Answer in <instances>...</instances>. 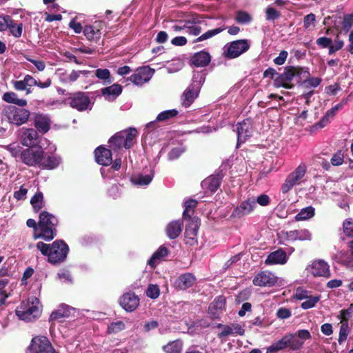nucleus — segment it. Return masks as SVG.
Wrapping results in <instances>:
<instances>
[{
	"mask_svg": "<svg viewBox=\"0 0 353 353\" xmlns=\"http://www.w3.org/2000/svg\"><path fill=\"white\" fill-rule=\"evenodd\" d=\"M37 248L42 254L48 256V261L52 264L63 262L69 251L68 245L61 240H57L50 245L38 242Z\"/></svg>",
	"mask_w": 353,
	"mask_h": 353,
	"instance_id": "obj_1",
	"label": "nucleus"
},
{
	"mask_svg": "<svg viewBox=\"0 0 353 353\" xmlns=\"http://www.w3.org/2000/svg\"><path fill=\"white\" fill-rule=\"evenodd\" d=\"M310 76L309 72L301 68H287L284 72L279 74L274 80V85L276 88L291 89L295 83H301L304 79Z\"/></svg>",
	"mask_w": 353,
	"mask_h": 353,
	"instance_id": "obj_2",
	"label": "nucleus"
},
{
	"mask_svg": "<svg viewBox=\"0 0 353 353\" xmlns=\"http://www.w3.org/2000/svg\"><path fill=\"white\" fill-rule=\"evenodd\" d=\"M57 219L52 214L43 211L39 215L38 228L39 233H34V239H43L46 241H51L56 236Z\"/></svg>",
	"mask_w": 353,
	"mask_h": 353,
	"instance_id": "obj_3",
	"label": "nucleus"
},
{
	"mask_svg": "<svg viewBox=\"0 0 353 353\" xmlns=\"http://www.w3.org/2000/svg\"><path fill=\"white\" fill-rule=\"evenodd\" d=\"M15 314L20 320L32 321L38 318L41 314L39 301L36 297H30L21 302L15 310Z\"/></svg>",
	"mask_w": 353,
	"mask_h": 353,
	"instance_id": "obj_4",
	"label": "nucleus"
},
{
	"mask_svg": "<svg viewBox=\"0 0 353 353\" xmlns=\"http://www.w3.org/2000/svg\"><path fill=\"white\" fill-rule=\"evenodd\" d=\"M137 135L138 132L135 128L119 132L110 139V147L113 150L123 148L129 149L136 143Z\"/></svg>",
	"mask_w": 353,
	"mask_h": 353,
	"instance_id": "obj_5",
	"label": "nucleus"
},
{
	"mask_svg": "<svg viewBox=\"0 0 353 353\" xmlns=\"http://www.w3.org/2000/svg\"><path fill=\"white\" fill-rule=\"evenodd\" d=\"M205 81V77L201 72H195L193 74L192 83L184 90L181 95V104L188 108L198 97L201 85Z\"/></svg>",
	"mask_w": 353,
	"mask_h": 353,
	"instance_id": "obj_6",
	"label": "nucleus"
},
{
	"mask_svg": "<svg viewBox=\"0 0 353 353\" xmlns=\"http://www.w3.org/2000/svg\"><path fill=\"white\" fill-rule=\"evenodd\" d=\"M30 115L28 110L14 105H8L2 111V119L17 126L26 123Z\"/></svg>",
	"mask_w": 353,
	"mask_h": 353,
	"instance_id": "obj_7",
	"label": "nucleus"
},
{
	"mask_svg": "<svg viewBox=\"0 0 353 353\" xmlns=\"http://www.w3.org/2000/svg\"><path fill=\"white\" fill-rule=\"evenodd\" d=\"M250 44L247 39H239L227 43L223 48V55L228 59H234L250 48Z\"/></svg>",
	"mask_w": 353,
	"mask_h": 353,
	"instance_id": "obj_8",
	"label": "nucleus"
},
{
	"mask_svg": "<svg viewBox=\"0 0 353 353\" xmlns=\"http://www.w3.org/2000/svg\"><path fill=\"white\" fill-rule=\"evenodd\" d=\"M307 170V166L305 163H301L292 172H291L285 180L281 190L283 193H287L294 185L301 183V179L305 176Z\"/></svg>",
	"mask_w": 353,
	"mask_h": 353,
	"instance_id": "obj_9",
	"label": "nucleus"
},
{
	"mask_svg": "<svg viewBox=\"0 0 353 353\" xmlns=\"http://www.w3.org/2000/svg\"><path fill=\"white\" fill-rule=\"evenodd\" d=\"M43 150L40 145L28 147L23 150L22 162L28 166H39Z\"/></svg>",
	"mask_w": 353,
	"mask_h": 353,
	"instance_id": "obj_10",
	"label": "nucleus"
},
{
	"mask_svg": "<svg viewBox=\"0 0 353 353\" xmlns=\"http://www.w3.org/2000/svg\"><path fill=\"white\" fill-rule=\"evenodd\" d=\"M66 103L69 104L72 108L79 111H84L91 109V102L88 96L81 92L70 94L65 99Z\"/></svg>",
	"mask_w": 353,
	"mask_h": 353,
	"instance_id": "obj_11",
	"label": "nucleus"
},
{
	"mask_svg": "<svg viewBox=\"0 0 353 353\" xmlns=\"http://www.w3.org/2000/svg\"><path fill=\"white\" fill-rule=\"evenodd\" d=\"M305 270L314 277L329 278L331 276L329 264L322 259L312 261L307 266Z\"/></svg>",
	"mask_w": 353,
	"mask_h": 353,
	"instance_id": "obj_12",
	"label": "nucleus"
},
{
	"mask_svg": "<svg viewBox=\"0 0 353 353\" xmlns=\"http://www.w3.org/2000/svg\"><path fill=\"white\" fill-rule=\"evenodd\" d=\"M174 32H183L192 36H198L202 32L199 23L195 20L180 21L172 26Z\"/></svg>",
	"mask_w": 353,
	"mask_h": 353,
	"instance_id": "obj_13",
	"label": "nucleus"
},
{
	"mask_svg": "<svg viewBox=\"0 0 353 353\" xmlns=\"http://www.w3.org/2000/svg\"><path fill=\"white\" fill-rule=\"evenodd\" d=\"M289 348L293 351L300 350L307 340L312 339L310 332L307 330H299L294 334H288Z\"/></svg>",
	"mask_w": 353,
	"mask_h": 353,
	"instance_id": "obj_14",
	"label": "nucleus"
},
{
	"mask_svg": "<svg viewBox=\"0 0 353 353\" xmlns=\"http://www.w3.org/2000/svg\"><path fill=\"white\" fill-rule=\"evenodd\" d=\"M29 350L32 353H57L48 339L37 336L32 339Z\"/></svg>",
	"mask_w": 353,
	"mask_h": 353,
	"instance_id": "obj_15",
	"label": "nucleus"
},
{
	"mask_svg": "<svg viewBox=\"0 0 353 353\" xmlns=\"http://www.w3.org/2000/svg\"><path fill=\"white\" fill-rule=\"evenodd\" d=\"M105 23L103 21H96L93 23L86 25L83 29L85 37L91 41H98L103 34Z\"/></svg>",
	"mask_w": 353,
	"mask_h": 353,
	"instance_id": "obj_16",
	"label": "nucleus"
},
{
	"mask_svg": "<svg viewBox=\"0 0 353 353\" xmlns=\"http://www.w3.org/2000/svg\"><path fill=\"white\" fill-rule=\"evenodd\" d=\"M278 281L279 278L275 274L269 271H261L254 277L252 282L256 286L272 287Z\"/></svg>",
	"mask_w": 353,
	"mask_h": 353,
	"instance_id": "obj_17",
	"label": "nucleus"
},
{
	"mask_svg": "<svg viewBox=\"0 0 353 353\" xmlns=\"http://www.w3.org/2000/svg\"><path fill=\"white\" fill-rule=\"evenodd\" d=\"M256 207L255 198H248L242 201L239 205L236 207L232 211L230 218L239 219L250 214Z\"/></svg>",
	"mask_w": 353,
	"mask_h": 353,
	"instance_id": "obj_18",
	"label": "nucleus"
},
{
	"mask_svg": "<svg viewBox=\"0 0 353 353\" xmlns=\"http://www.w3.org/2000/svg\"><path fill=\"white\" fill-rule=\"evenodd\" d=\"M154 73L149 67H142L136 70L130 77V80L136 85H142L148 82Z\"/></svg>",
	"mask_w": 353,
	"mask_h": 353,
	"instance_id": "obj_19",
	"label": "nucleus"
},
{
	"mask_svg": "<svg viewBox=\"0 0 353 353\" xmlns=\"http://www.w3.org/2000/svg\"><path fill=\"white\" fill-rule=\"evenodd\" d=\"M199 225L200 221L199 219L193 218L190 220L185 231V243L187 244L193 245L196 243Z\"/></svg>",
	"mask_w": 353,
	"mask_h": 353,
	"instance_id": "obj_20",
	"label": "nucleus"
},
{
	"mask_svg": "<svg viewBox=\"0 0 353 353\" xmlns=\"http://www.w3.org/2000/svg\"><path fill=\"white\" fill-rule=\"evenodd\" d=\"M236 133L237 145L245 142L252 133V121L250 119H247L239 123L236 128Z\"/></svg>",
	"mask_w": 353,
	"mask_h": 353,
	"instance_id": "obj_21",
	"label": "nucleus"
},
{
	"mask_svg": "<svg viewBox=\"0 0 353 353\" xmlns=\"http://www.w3.org/2000/svg\"><path fill=\"white\" fill-rule=\"evenodd\" d=\"M119 303L125 311L132 312L139 306V299L134 293L127 292L120 298Z\"/></svg>",
	"mask_w": 353,
	"mask_h": 353,
	"instance_id": "obj_22",
	"label": "nucleus"
},
{
	"mask_svg": "<svg viewBox=\"0 0 353 353\" xmlns=\"http://www.w3.org/2000/svg\"><path fill=\"white\" fill-rule=\"evenodd\" d=\"M217 327L221 329V331L218 334V336L221 339L228 336H242L245 333L243 327L237 323L231 324L230 325L219 324Z\"/></svg>",
	"mask_w": 353,
	"mask_h": 353,
	"instance_id": "obj_23",
	"label": "nucleus"
},
{
	"mask_svg": "<svg viewBox=\"0 0 353 353\" xmlns=\"http://www.w3.org/2000/svg\"><path fill=\"white\" fill-rule=\"evenodd\" d=\"M89 73L87 70H72L68 72L63 70H59L57 75L61 82L65 84H71L76 81L81 74L86 76Z\"/></svg>",
	"mask_w": 353,
	"mask_h": 353,
	"instance_id": "obj_24",
	"label": "nucleus"
},
{
	"mask_svg": "<svg viewBox=\"0 0 353 353\" xmlns=\"http://www.w3.org/2000/svg\"><path fill=\"white\" fill-rule=\"evenodd\" d=\"M288 259L286 252L282 249H279L268 254L265 261V264L267 265H284L287 263Z\"/></svg>",
	"mask_w": 353,
	"mask_h": 353,
	"instance_id": "obj_25",
	"label": "nucleus"
},
{
	"mask_svg": "<svg viewBox=\"0 0 353 353\" xmlns=\"http://www.w3.org/2000/svg\"><path fill=\"white\" fill-rule=\"evenodd\" d=\"M37 132L32 128H23L21 135V143L26 147H31L37 145Z\"/></svg>",
	"mask_w": 353,
	"mask_h": 353,
	"instance_id": "obj_26",
	"label": "nucleus"
},
{
	"mask_svg": "<svg viewBox=\"0 0 353 353\" xmlns=\"http://www.w3.org/2000/svg\"><path fill=\"white\" fill-rule=\"evenodd\" d=\"M282 234L285 236L288 241H310L312 239V234L307 229H301L290 230L285 232H282Z\"/></svg>",
	"mask_w": 353,
	"mask_h": 353,
	"instance_id": "obj_27",
	"label": "nucleus"
},
{
	"mask_svg": "<svg viewBox=\"0 0 353 353\" xmlns=\"http://www.w3.org/2000/svg\"><path fill=\"white\" fill-rule=\"evenodd\" d=\"M95 159L97 163L107 166L112 163L111 150L103 146L98 147L94 151Z\"/></svg>",
	"mask_w": 353,
	"mask_h": 353,
	"instance_id": "obj_28",
	"label": "nucleus"
},
{
	"mask_svg": "<svg viewBox=\"0 0 353 353\" xmlns=\"http://www.w3.org/2000/svg\"><path fill=\"white\" fill-rule=\"evenodd\" d=\"M121 92L122 87L117 83L101 89L102 95L108 101H113Z\"/></svg>",
	"mask_w": 353,
	"mask_h": 353,
	"instance_id": "obj_29",
	"label": "nucleus"
},
{
	"mask_svg": "<svg viewBox=\"0 0 353 353\" xmlns=\"http://www.w3.org/2000/svg\"><path fill=\"white\" fill-rule=\"evenodd\" d=\"M183 223L182 221H172L168 224L165 228L166 234L170 239L177 238L182 231Z\"/></svg>",
	"mask_w": 353,
	"mask_h": 353,
	"instance_id": "obj_30",
	"label": "nucleus"
},
{
	"mask_svg": "<svg viewBox=\"0 0 353 353\" xmlns=\"http://www.w3.org/2000/svg\"><path fill=\"white\" fill-rule=\"evenodd\" d=\"M342 105L341 104H336L335 106L332 107L330 110L327 111L325 116H323L321 119L316 123L314 125V128H323L327 125L331 121L334 119L335 117L336 112L341 108Z\"/></svg>",
	"mask_w": 353,
	"mask_h": 353,
	"instance_id": "obj_31",
	"label": "nucleus"
},
{
	"mask_svg": "<svg viewBox=\"0 0 353 353\" xmlns=\"http://www.w3.org/2000/svg\"><path fill=\"white\" fill-rule=\"evenodd\" d=\"M168 254L169 250L166 247L163 245L160 246L148 261V265L152 268L156 267V265L163 260Z\"/></svg>",
	"mask_w": 353,
	"mask_h": 353,
	"instance_id": "obj_32",
	"label": "nucleus"
},
{
	"mask_svg": "<svg viewBox=\"0 0 353 353\" xmlns=\"http://www.w3.org/2000/svg\"><path fill=\"white\" fill-rule=\"evenodd\" d=\"M225 306V299L223 296H218L210 305L208 311L209 313L214 317H217L219 313L221 312Z\"/></svg>",
	"mask_w": 353,
	"mask_h": 353,
	"instance_id": "obj_33",
	"label": "nucleus"
},
{
	"mask_svg": "<svg viewBox=\"0 0 353 353\" xmlns=\"http://www.w3.org/2000/svg\"><path fill=\"white\" fill-rule=\"evenodd\" d=\"M210 60L211 57L208 52L201 51L193 56L192 63L196 67H205L210 63Z\"/></svg>",
	"mask_w": 353,
	"mask_h": 353,
	"instance_id": "obj_34",
	"label": "nucleus"
},
{
	"mask_svg": "<svg viewBox=\"0 0 353 353\" xmlns=\"http://www.w3.org/2000/svg\"><path fill=\"white\" fill-rule=\"evenodd\" d=\"M60 163V158L56 155H44L43 153L42 160L40 162L39 167L47 169H54Z\"/></svg>",
	"mask_w": 353,
	"mask_h": 353,
	"instance_id": "obj_35",
	"label": "nucleus"
},
{
	"mask_svg": "<svg viewBox=\"0 0 353 353\" xmlns=\"http://www.w3.org/2000/svg\"><path fill=\"white\" fill-rule=\"evenodd\" d=\"M36 128L41 133L47 132L50 127V119L46 115L38 114L35 117Z\"/></svg>",
	"mask_w": 353,
	"mask_h": 353,
	"instance_id": "obj_36",
	"label": "nucleus"
},
{
	"mask_svg": "<svg viewBox=\"0 0 353 353\" xmlns=\"http://www.w3.org/2000/svg\"><path fill=\"white\" fill-rule=\"evenodd\" d=\"M195 281L194 276L191 273L181 275L176 280V284L181 290L188 289L193 285Z\"/></svg>",
	"mask_w": 353,
	"mask_h": 353,
	"instance_id": "obj_37",
	"label": "nucleus"
},
{
	"mask_svg": "<svg viewBox=\"0 0 353 353\" xmlns=\"http://www.w3.org/2000/svg\"><path fill=\"white\" fill-rule=\"evenodd\" d=\"M73 310V308L70 307L68 305L61 304L57 310L51 313L50 319L51 321H55L64 317H68L70 315L71 311Z\"/></svg>",
	"mask_w": 353,
	"mask_h": 353,
	"instance_id": "obj_38",
	"label": "nucleus"
},
{
	"mask_svg": "<svg viewBox=\"0 0 353 353\" xmlns=\"http://www.w3.org/2000/svg\"><path fill=\"white\" fill-rule=\"evenodd\" d=\"M221 179L219 176H210L202 181L201 185L212 192H214L219 188Z\"/></svg>",
	"mask_w": 353,
	"mask_h": 353,
	"instance_id": "obj_39",
	"label": "nucleus"
},
{
	"mask_svg": "<svg viewBox=\"0 0 353 353\" xmlns=\"http://www.w3.org/2000/svg\"><path fill=\"white\" fill-rule=\"evenodd\" d=\"M3 99L7 103L17 105L19 107H24L27 105V101L23 99H19L17 94L13 92H7L3 94Z\"/></svg>",
	"mask_w": 353,
	"mask_h": 353,
	"instance_id": "obj_40",
	"label": "nucleus"
},
{
	"mask_svg": "<svg viewBox=\"0 0 353 353\" xmlns=\"http://www.w3.org/2000/svg\"><path fill=\"white\" fill-rule=\"evenodd\" d=\"M289 339L287 334L283 336L279 341L272 343L267 348L266 353H274L277 351L282 350L286 347H289Z\"/></svg>",
	"mask_w": 353,
	"mask_h": 353,
	"instance_id": "obj_41",
	"label": "nucleus"
},
{
	"mask_svg": "<svg viewBox=\"0 0 353 353\" xmlns=\"http://www.w3.org/2000/svg\"><path fill=\"white\" fill-rule=\"evenodd\" d=\"M30 203L34 210L38 212L44 206L43 195L41 192H37L30 199Z\"/></svg>",
	"mask_w": 353,
	"mask_h": 353,
	"instance_id": "obj_42",
	"label": "nucleus"
},
{
	"mask_svg": "<svg viewBox=\"0 0 353 353\" xmlns=\"http://www.w3.org/2000/svg\"><path fill=\"white\" fill-rule=\"evenodd\" d=\"M8 29L10 34L15 38H19L23 32V24L15 23L10 17L8 23Z\"/></svg>",
	"mask_w": 353,
	"mask_h": 353,
	"instance_id": "obj_43",
	"label": "nucleus"
},
{
	"mask_svg": "<svg viewBox=\"0 0 353 353\" xmlns=\"http://www.w3.org/2000/svg\"><path fill=\"white\" fill-rule=\"evenodd\" d=\"M154 174H139L132 179L134 184L138 185H148L152 180Z\"/></svg>",
	"mask_w": 353,
	"mask_h": 353,
	"instance_id": "obj_44",
	"label": "nucleus"
},
{
	"mask_svg": "<svg viewBox=\"0 0 353 353\" xmlns=\"http://www.w3.org/2000/svg\"><path fill=\"white\" fill-rule=\"evenodd\" d=\"M314 216V208L312 206H308L303 208L299 213L295 216L296 221H303L310 219Z\"/></svg>",
	"mask_w": 353,
	"mask_h": 353,
	"instance_id": "obj_45",
	"label": "nucleus"
},
{
	"mask_svg": "<svg viewBox=\"0 0 353 353\" xmlns=\"http://www.w3.org/2000/svg\"><path fill=\"white\" fill-rule=\"evenodd\" d=\"M6 150L10 152L11 155L16 159H19V160L22 162V154L23 153V150L21 146L19 144L12 143L6 146Z\"/></svg>",
	"mask_w": 353,
	"mask_h": 353,
	"instance_id": "obj_46",
	"label": "nucleus"
},
{
	"mask_svg": "<svg viewBox=\"0 0 353 353\" xmlns=\"http://www.w3.org/2000/svg\"><path fill=\"white\" fill-rule=\"evenodd\" d=\"M224 30H225V28H221V27H219V28H217L215 29H212V30H210L205 32V33L202 34L197 39H196L194 41V43L203 41L204 40H207L210 38H212L213 37H214L216 34L223 32Z\"/></svg>",
	"mask_w": 353,
	"mask_h": 353,
	"instance_id": "obj_47",
	"label": "nucleus"
},
{
	"mask_svg": "<svg viewBox=\"0 0 353 353\" xmlns=\"http://www.w3.org/2000/svg\"><path fill=\"white\" fill-rule=\"evenodd\" d=\"M182 342L181 341H174L163 347L166 353H181L182 350Z\"/></svg>",
	"mask_w": 353,
	"mask_h": 353,
	"instance_id": "obj_48",
	"label": "nucleus"
},
{
	"mask_svg": "<svg viewBox=\"0 0 353 353\" xmlns=\"http://www.w3.org/2000/svg\"><path fill=\"white\" fill-rule=\"evenodd\" d=\"M320 295H310L307 296L303 302H302L301 307L303 310H308L314 307L316 304L320 301Z\"/></svg>",
	"mask_w": 353,
	"mask_h": 353,
	"instance_id": "obj_49",
	"label": "nucleus"
},
{
	"mask_svg": "<svg viewBox=\"0 0 353 353\" xmlns=\"http://www.w3.org/2000/svg\"><path fill=\"white\" fill-rule=\"evenodd\" d=\"M341 327H340V330H339V339H338V341L340 344L343 343V342H345L347 338V336L349 334V332H350V329H349V326H348V322L344 321H341Z\"/></svg>",
	"mask_w": 353,
	"mask_h": 353,
	"instance_id": "obj_50",
	"label": "nucleus"
},
{
	"mask_svg": "<svg viewBox=\"0 0 353 353\" xmlns=\"http://www.w3.org/2000/svg\"><path fill=\"white\" fill-rule=\"evenodd\" d=\"M265 19L268 21H274L281 17L279 11L276 10L272 6H269L265 10Z\"/></svg>",
	"mask_w": 353,
	"mask_h": 353,
	"instance_id": "obj_51",
	"label": "nucleus"
},
{
	"mask_svg": "<svg viewBox=\"0 0 353 353\" xmlns=\"http://www.w3.org/2000/svg\"><path fill=\"white\" fill-rule=\"evenodd\" d=\"M178 114V111L175 109L163 111L159 113L157 117V121H164L169 119L173 118Z\"/></svg>",
	"mask_w": 353,
	"mask_h": 353,
	"instance_id": "obj_52",
	"label": "nucleus"
},
{
	"mask_svg": "<svg viewBox=\"0 0 353 353\" xmlns=\"http://www.w3.org/2000/svg\"><path fill=\"white\" fill-rule=\"evenodd\" d=\"M341 263L350 271L353 272V252L350 250V252L345 254L341 258Z\"/></svg>",
	"mask_w": 353,
	"mask_h": 353,
	"instance_id": "obj_53",
	"label": "nucleus"
},
{
	"mask_svg": "<svg viewBox=\"0 0 353 353\" xmlns=\"http://www.w3.org/2000/svg\"><path fill=\"white\" fill-rule=\"evenodd\" d=\"M344 234L350 238H353V219H346L343 223Z\"/></svg>",
	"mask_w": 353,
	"mask_h": 353,
	"instance_id": "obj_54",
	"label": "nucleus"
},
{
	"mask_svg": "<svg viewBox=\"0 0 353 353\" xmlns=\"http://www.w3.org/2000/svg\"><path fill=\"white\" fill-rule=\"evenodd\" d=\"M236 21L241 24H248L251 22L252 17L245 11H239L236 16Z\"/></svg>",
	"mask_w": 353,
	"mask_h": 353,
	"instance_id": "obj_55",
	"label": "nucleus"
},
{
	"mask_svg": "<svg viewBox=\"0 0 353 353\" xmlns=\"http://www.w3.org/2000/svg\"><path fill=\"white\" fill-rule=\"evenodd\" d=\"M95 76L103 81H105L106 83H110V72L108 69H97L94 72Z\"/></svg>",
	"mask_w": 353,
	"mask_h": 353,
	"instance_id": "obj_56",
	"label": "nucleus"
},
{
	"mask_svg": "<svg viewBox=\"0 0 353 353\" xmlns=\"http://www.w3.org/2000/svg\"><path fill=\"white\" fill-rule=\"evenodd\" d=\"M316 16L313 13L307 14L303 18V27L307 30H311V28L315 26Z\"/></svg>",
	"mask_w": 353,
	"mask_h": 353,
	"instance_id": "obj_57",
	"label": "nucleus"
},
{
	"mask_svg": "<svg viewBox=\"0 0 353 353\" xmlns=\"http://www.w3.org/2000/svg\"><path fill=\"white\" fill-rule=\"evenodd\" d=\"M197 201L194 199H189L185 201V210L183 213V218L190 217V212L196 207Z\"/></svg>",
	"mask_w": 353,
	"mask_h": 353,
	"instance_id": "obj_58",
	"label": "nucleus"
},
{
	"mask_svg": "<svg viewBox=\"0 0 353 353\" xmlns=\"http://www.w3.org/2000/svg\"><path fill=\"white\" fill-rule=\"evenodd\" d=\"M160 290L158 285L150 284L146 290V295L153 299L159 297Z\"/></svg>",
	"mask_w": 353,
	"mask_h": 353,
	"instance_id": "obj_59",
	"label": "nucleus"
},
{
	"mask_svg": "<svg viewBox=\"0 0 353 353\" xmlns=\"http://www.w3.org/2000/svg\"><path fill=\"white\" fill-rule=\"evenodd\" d=\"M125 329V323L121 321L112 323L108 327V333H117Z\"/></svg>",
	"mask_w": 353,
	"mask_h": 353,
	"instance_id": "obj_60",
	"label": "nucleus"
},
{
	"mask_svg": "<svg viewBox=\"0 0 353 353\" xmlns=\"http://www.w3.org/2000/svg\"><path fill=\"white\" fill-rule=\"evenodd\" d=\"M185 148L183 146H179L172 148L168 153V159L174 160L180 157V155L184 152Z\"/></svg>",
	"mask_w": 353,
	"mask_h": 353,
	"instance_id": "obj_61",
	"label": "nucleus"
},
{
	"mask_svg": "<svg viewBox=\"0 0 353 353\" xmlns=\"http://www.w3.org/2000/svg\"><path fill=\"white\" fill-rule=\"evenodd\" d=\"M344 159L343 153L339 150L331 158L330 162L332 165L338 166L343 163Z\"/></svg>",
	"mask_w": 353,
	"mask_h": 353,
	"instance_id": "obj_62",
	"label": "nucleus"
},
{
	"mask_svg": "<svg viewBox=\"0 0 353 353\" xmlns=\"http://www.w3.org/2000/svg\"><path fill=\"white\" fill-rule=\"evenodd\" d=\"M353 315V304H351L350 306L346 309L341 310L339 318L341 321H347L348 322V319Z\"/></svg>",
	"mask_w": 353,
	"mask_h": 353,
	"instance_id": "obj_63",
	"label": "nucleus"
},
{
	"mask_svg": "<svg viewBox=\"0 0 353 353\" xmlns=\"http://www.w3.org/2000/svg\"><path fill=\"white\" fill-rule=\"evenodd\" d=\"M343 30L347 32L353 25V14H346L342 23Z\"/></svg>",
	"mask_w": 353,
	"mask_h": 353,
	"instance_id": "obj_64",
	"label": "nucleus"
}]
</instances>
